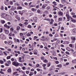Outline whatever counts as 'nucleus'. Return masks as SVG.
Instances as JSON below:
<instances>
[{"instance_id": "e433bc0d", "label": "nucleus", "mask_w": 76, "mask_h": 76, "mask_svg": "<svg viewBox=\"0 0 76 76\" xmlns=\"http://www.w3.org/2000/svg\"><path fill=\"white\" fill-rule=\"evenodd\" d=\"M65 73L64 72H62L60 73V75H63V74H64Z\"/></svg>"}, {"instance_id": "f8f14e48", "label": "nucleus", "mask_w": 76, "mask_h": 76, "mask_svg": "<svg viewBox=\"0 0 76 76\" xmlns=\"http://www.w3.org/2000/svg\"><path fill=\"white\" fill-rule=\"evenodd\" d=\"M8 73H11V72H12V70L11 69L9 68L8 69Z\"/></svg>"}, {"instance_id": "8fccbe9b", "label": "nucleus", "mask_w": 76, "mask_h": 76, "mask_svg": "<svg viewBox=\"0 0 76 76\" xmlns=\"http://www.w3.org/2000/svg\"><path fill=\"white\" fill-rule=\"evenodd\" d=\"M37 70L38 72H40V71H41V69H40L39 68L37 69Z\"/></svg>"}, {"instance_id": "79ce46f5", "label": "nucleus", "mask_w": 76, "mask_h": 76, "mask_svg": "<svg viewBox=\"0 0 76 76\" xmlns=\"http://www.w3.org/2000/svg\"><path fill=\"white\" fill-rule=\"evenodd\" d=\"M45 5H44V4H43L42 5V8H43V9H44V8H45Z\"/></svg>"}, {"instance_id": "864d4df0", "label": "nucleus", "mask_w": 76, "mask_h": 76, "mask_svg": "<svg viewBox=\"0 0 76 76\" xmlns=\"http://www.w3.org/2000/svg\"><path fill=\"white\" fill-rule=\"evenodd\" d=\"M43 67H45L46 66V64H44L42 65Z\"/></svg>"}, {"instance_id": "7c9ffc66", "label": "nucleus", "mask_w": 76, "mask_h": 76, "mask_svg": "<svg viewBox=\"0 0 76 76\" xmlns=\"http://www.w3.org/2000/svg\"><path fill=\"white\" fill-rule=\"evenodd\" d=\"M61 1L62 3H64V2L65 1H65V0H61Z\"/></svg>"}, {"instance_id": "4be33fe9", "label": "nucleus", "mask_w": 76, "mask_h": 76, "mask_svg": "<svg viewBox=\"0 0 76 76\" xmlns=\"http://www.w3.org/2000/svg\"><path fill=\"white\" fill-rule=\"evenodd\" d=\"M31 10H32V11H34V12H35V11H37V10L33 8Z\"/></svg>"}, {"instance_id": "39448f33", "label": "nucleus", "mask_w": 76, "mask_h": 76, "mask_svg": "<svg viewBox=\"0 0 76 76\" xmlns=\"http://www.w3.org/2000/svg\"><path fill=\"white\" fill-rule=\"evenodd\" d=\"M58 15L60 16H62V15H63V12L60 11H59L58 12Z\"/></svg>"}, {"instance_id": "5701e85b", "label": "nucleus", "mask_w": 76, "mask_h": 76, "mask_svg": "<svg viewBox=\"0 0 76 76\" xmlns=\"http://www.w3.org/2000/svg\"><path fill=\"white\" fill-rule=\"evenodd\" d=\"M0 55L1 56L3 55V52L1 50H0Z\"/></svg>"}, {"instance_id": "c9c22d12", "label": "nucleus", "mask_w": 76, "mask_h": 76, "mask_svg": "<svg viewBox=\"0 0 76 76\" xmlns=\"http://www.w3.org/2000/svg\"><path fill=\"white\" fill-rule=\"evenodd\" d=\"M50 9V7L48 6L47 7V10H49Z\"/></svg>"}, {"instance_id": "603ef678", "label": "nucleus", "mask_w": 76, "mask_h": 76, "mask_svg": "<svg viewBox=\"0 0 76 76\" xmlns=\"http://www.w3.org/2000/svg\"><path fill=\"white\" fill-rule=\"evenodd\" d=\"M62 18H59V20L60 21H61V20H62Z\"/></svg>"}, {"instance_id": "338daca9", "label": "nucleus", "mask_w": 76, "mask_h": 76, "mask_svg": "<svg viewBox=\"0 0 76 76\" xmlns=\"http://www.w3.org/2000/svg\"><path fill=\"white\" fill-rule=\"evenodd\" d=\"M26 73L27 74H28V73H29V72L27 71H26Z\"/></svg>"}, {"instance_id": "c03bdc74", "label": "nucleus", "mask_w": 76, "mask_h": 76, "mask_svg": "<svg viewBox=\"0 0 76 76\" xmlns=\"http://www.w3.org/2000/svg\"><path fill=\"white\" fill-rule=\"evenodd\" d=\"M43 61L45 63H47V60L45 59V60H43Z\"/></svg>"}, {"instance_id": "ddd939ff", "label": "nucleus", "mask_w": 76, "mask_h": 76, "mask_svg": "<svg viewBox=\"0 0 76 76\" xmlns=\"http://www.w3.org/2000/svg\"><path fill=\"white\" fill-rule=\"evenodd\" d=\"M6 0V1H7V3H4L6 5H7V4H9V0Z\"/></svg>"}, {"instance_id": "9b49d317", "label": "nucleus", "mask_w": 76, "mask_h": 76, "mask_svg": "<svg viewBox=\"0 0 76 76\" xmlns=\"http://www.w3.org/2000/svg\"><path fill=\"white\" fill-rule=\"evenodd\" d=\"M71 39L73 41H75L76 40V38L75 37H72L71 38Z\"/></svg>"}, {"instance_id": "3c124183", "label": "nucleus", "mask_w": 76, "mask_h": 76, "mask_svg": "<svg viewBox=\"0 0 76 76\" xmlns=\"http://www.w3.org/2000/svg\"><path fill=\"white\" fill-rule=\"evenodd\" d=\"M3 53L5 55V56H7V54L5 52H4Z\"/></svg>"}, {"instance_id": "9d476101", "label": "nucleus", "mask_w": 76, "mask_h": 76, "mask_svg": "<svg viewBox=\"0 0 76 76\" xmlns=\"http://www.w3.org/2000/svg\"><path fill=\"white\" fill-rule=\"evenodd\" d=\"M33 19L34 20H37L38 19V18L37 17H34L33 18Z\"/></svg>"}, {"instance_id": "a18cd8bd", "label": "nucleus", "mask_w": 76, "mask_h": 76, "mask_svg": "<svg viewBox=\"0 0 76 76\" xmlns=\"http://www.w3.org/2000/svg\"><path fill=\"white\" fill-rule=\"evenodd\" d=\"M24 24L26 25H28V22H25L24 23Z\"/></svg>"}, {"instance_id": "72a5a7b5", "label": "nucleus", "mask_w": 76, "mask_h": 76, "mask_svg": "<svg viewBox=\"0 0 76 76\" xmlns=\"http://www.w3.org/2000/svg\"><path fill=\"white\" fill-rule=\"evenodd\" d=\"M39 66V64H37L36 65V67H38Z\"/></svg>"}, {"instance_id": "473e14b6", "label": "nucleus", "mask_w": 76, "mask_h": 76, "mask_svg": "<svg viewBox=\"0 0 76 76\" xmlns=\"http://www.w3.org/2000/svg\"><path fill=\"white\" fill-rule=\"evenodd\" d=\"M1 10H4V7H3V6H1Z\"/></svg>"}, {"instance_id": "cd10ccee", "label": "nucleus", "mask_w": 76, "mask_h": 76, "mask_svg": "<svg viewBox=\"0 0 76 76\" xmlns=\"http://www.w3.org/2000/svg\"><path fill=\"white\" fill-rule=\"evenodd\" d=\"M10 3L11 5H13V1H10Z\"/></svg>"}, {"instance_id": "2f4dec72", "label": "nucleus", "mask_w": 76, "mask_h": 76, "mask_svg": "<svg viewBox=\"0 0 76 76\" xmlns=\"http://www.w3.org/2000/svg\"><path fill=\"white\" fill-rule=\"evenodd\" d=\"M3 63L4 62L3 61L0 60V63H1V64H3Z\"/></svg>"}, {"instance_id": "69168bd1", "label": "nucleus", "mask_w": 76, "mask_h": 76, "mask_svg": "<svg viewBox=\"0 0 76 76\" xmlns=\"http://www.w3.org/2000/svg\"><path fill=\"white\" fill-rule=\"evenodd\" d=\"M49 36H50V37H53V35H52V34H49Z\"/></svg>"}, {"instance_id": "052dcab7", "label": "nucleus", "mask_w": 76, "mask_h": 76, "mask_svg": "<svg viewBox=\"0 0 76 76\" xmlns=\"http://www.w3.org/2000/svg\"><path fill=\"white\" fill-rule=\"evenodd\" d=\"M69 64V63L68 62H67L66 63V66H68Z\"/></svg>"}, {"instance_id": "393cba45", "label": "nucleus", "mask_w": 76, "mask_h": 76, "mask_svg": "<svg viewBox=\"0 0 76 76\" xmlns=\"http://www.w3.org/2000/svg\"><path fill=\"white\" fill-rule=\"evenodd\" d=\"M7 63L9 64H11V62H10V61H7Z\"/></svg>"}, {"instance_id": "ea45409f", "label": "nucleus", "mask_w": 76, "mask_h": 76, "mask_svg": "<svg viewBox=\"0 0 76 76\" xmlns=\"http://www.w3.org/2000/svg\"><path fill=\"white\" fill-rule=\"evenodd\" d=\"M15 5H17V6H19V4L17 2L15 3Z\"/></svg>"}, {"instance_id": "bb28decb", "label": "nucleus", "mask_w": 76, "mask_h": 76, "mask_svg": "<svg viewBox=\"0 0 76 76\" xmlns=\"http://www.w3.org/2000/svg\"><path fill=\"white\" fill-rule=\"evenodd\" d=\"M0 29V32L1 33V32H3V28H1Z\"/></svg>"}, {"instance_id": "7ed1b4c3", "label": "nucleus", "mask_w": 76, "mask_h": 76, "mask_svg": "<svg viewBox=\"0 0 76 76\" xmlns=\"http://www.w3.org/2000/svg\"><path fill=\"white\" fill-rule=\"evenodd\" d=\"M0 37L2 39H6V36H5V35L3 34H1L0 35Z\"/></svg>"}, {"instance_id": "1a4fd4ad", "label": "nucleus", "mask_w": 76, "mask_h": 76, "mask_svg": "<svg viewBox=\"0 0 76 76\" xmlns=\"http://www.w3.org/2000/svg\"><path fill=\"white\" fill-rule=\"evenodd\" d=\"M9 13L10 14V15H12V16H13L14 15H15V13H14V12H10Z\"/></svg>"}, {"instance_id": "f03ea898", "label": "nucleus", "mask_w": 76, "mask_h": 76, "mask_svg": "<svg viewBox=\"0 0 76 76\" xmlns=\"http://www.w3.org/2000/svg\"><path fill=\"white\" fill-rule=\"evenodd\" d=\"M12 64L16 67L18 66L19 65V64L17 62L14 61L12 62Z\"/></svg>"}, {"instance_id": "0eeeda50", "label": "nucleus", "mask_w": 76, "mask_h": 76, "mask_svg": "<svg viewBox=\"0 0 76 76\" xmlns=\"http://www.w3.org/2000/svg\"><path fill=\"white\" fill-rule=\"evenodd\" d=\"M12 43L13 42H12L11 41H9L7 42L8 44V45H12Z\"/></svg>"}, {"instance_id": "a878e982", "label": "nucleus", "mask_w": 76, "mask_h": 76, "mask_svg": "<svg viewBox=\"0 0 76 76\" xmlns=\"http://www.w3.org/2000/svg\"><path fill=\"white\" fill-rule=\"evenodd\" d=\"M59 37V35L58 34H56L55 35V37L56 38V37Z\"/></svg>"}, {"instance_id": "a19ab883", "label": "nucleus", "mask_w": 76, "mask_h": 76, "mask_svg": "<svg viewBox=\"0 0 76 76\" xmlns=\"http://www.w3.org/2000/svg\"><path fill=\"white\" fill-rule=\"evenodd\" d=\"M37 12L38 13H41V11H40V10H37Z\"/></svg>"}, {"instance_id": "09e8293b", "label": "nucleus", "mask_w": 76, "mask_h": 76, "mask_svg": "<svg viewBox=\"0 0 76 76\" xmlns=\"http://www.w3.org/2000/svg\"><path fill=\"white\" fill-rule=\"evenodd\" d=\"M65 53L68 55H69V52L66 51L65 52Z\"/></svg>"}, {"instance_id": "4468645a", "label": "nucleus", "mask_w": 76, "mask_h": 76, "mask_svg": "<svg viewBox=\"0 0 76 76\" xmlns=\"http://www.w3.org/2000/svg\"><path fill=\"white\" fill-rule=\"evenodd\" d=\"M20 38H22V37L23 35V33H20Z\"/></svg>"}, {"instance_id": "6e6d98bb", "label": "nucleus", "mask_w": 76, "mask_h": 76, "mask_svg": "<svg viewBox=\"0 0 76 76\" xmlns=\"http://www.w3.org/2000/svg\"><path fill=\"white\" fill-rule=\"evenodd\" d=\"M67 19H70V16H69L68 17H67Z\"/></svg>"}, {"instance_id": "423d86ee", "label": "nucleus", "mask_w": 76, "mask_h": 76, "mask_svg": "<svg viewBox=\"0 0 76 76\" xmlns=\"http://www.w3.org/2000/svg\"><path fill=\"white\" fill-rule=\"evenodd\" d=\"M71 21L72 22H73V23H76V20H74L73 19H72V18H71Z\"/></svg>"}, {"instance_id": "774afa93", "label": "nucleus", "mask_w": 76, "mask_h": 76, "mask_svg": "<svg viewBox=\"0 0 76 76\" xmlns=\"http://www.w3.org/2000/svg\"><path fill=\"white\" fill-rule=\"evenodd\" d=\"M7 50H8V51H11V49H7Z\"/></svg>"}, {"instance_id": "aec40b11", "label": "nucleus", "mask_w": 76, "mask_h": 76, "mask_svg": "<svg viewBox=\"0 0 76 76\" xmlns=\"http://www.w3.org/2000/svg\"><path fill=\"white\" fill-rule=\"evenodd\" d=\"M20 27L19 26H18L17 27V30H19V29H20Z\"/></svg>"}, {"instance_id": "c85d7f7f", "label": "nucleus", "mask_w": 76, "mask_h": 76, "mask_svg": "<svg viewBox=\"0 0 76 76\" xmlns=\"http://www.w3.org/2000/svg\"><path fill=\"white\" fill-rule=\"evenodd\" d=\"M30 15L31 16H32V15H34V13L31 12V13H30Z\"/></svg>"}, {"instance_id": "f257e3e1", "label": "nucleus", "mask_w": 76, "mask_h": 76, "mask_svg": "<svg viewBox=\"0 0 76 76\" xmlns=\"http://www.w3.org/2000/svg\"><path fill=\"white\" fill-rule=\"evenodd\" d=\"M1 16L2 18H4V19H6V18L8 19L9 17V15H8L4 13H2Z\"/></svg>"}, {"instance_id": "5fc2aeb1", "label": "nucleus", "mask_w": 76, "mask_h": 76, "mask_svg": "<svg viewBox=\"0 0 76 76\" xmlns=\"http://www.w3.org/2000/svg\"><path fill=\"white\" fill-rule=\"evenodd\" d=\"M14 42H16V38H14Z\"/></svg>"}, {"instance_id": "412c9836", "label": "nucleus", "mask_w": 76, "mask_h": 76, "mask_svg": "<svg viewBox=\"0 0 76 76\" xmlns=\"http://www.w3.org/2000/svg\"><path fill=\"white\" fill-rule=\"evenodd\" d=\"M30 73L29 74V76H32L33 75V72H30Z\"/></svg>"}, {"instance_id": "4d7b16f0", "label": "nucleus", "mask_w": 76, "mask_h": 76, "mask_svg": "<svg viewBox=\"0 0 76 76\" xmlns=\"http://www.w3.org/2000/svg\"><path fill=\"white\" fill-rule=\"evenodd\" d=\"M16 73H18V72H14L13 73V74L14 75H15V74H16Z\"/></svg>"}, {"instance_id": "a211bd4d", "label": "nucleus", "mask_w": 76, "mask_h": 76, "mask_svg": "<svg viewBox=\"0 0 76 76\" xmlns=\"http://www.w3.org/2000/svg\"><path fill=\"white\" fill-rule=\"evenodd\" d=\"M72 31L74 33H76V28H74L73 29Z\"/></svg>"}, {"instance_id": "c756f323", "label": "nucleus", "mask_w": 76, "mask_h": 76, "mask_svg": "<svg viewBox=\"0 0 76 76\" xmlns=\"http://www.w3.org/2000/svg\"><path fill=\"white\" fill-rule=\"evenodd\" d=\"M38 38L37 36H34V38L33 39L34 40H35V39H37Z\"/></svg>"}, {"instance_id": "bf43d9fd", "label": "nucleus", "mask_w": 76, "mask_h": 76, "mask_svg": "<svg viewBox=\"0 0 76 76\" xmlns=\"http://www.w3.org/2000/svg\"><path fill=\"white\" fill-rule=\"evenodd\" d=\"M5 10H7V7H5Z\"/></svg>"}, {"instance_id": "dca6fc26", "label": "nucleus", "mask_w": 76, "mask_h": 76, "mask_svg": "<svg viewBox=\"0 0 76 76\" xmlns=\"http://www.w3.org/2000/svg\"><path fill=\"white\" fill-rule=\"evenodd\" d=\"M1 24H4V23H5V21L3 20H1Z\"/></svg>"}, {"instance_id": "58836bf2", "label": "nucleus", "mask_w": 76, "mask_h": 76, "mask_svg": "<svg viewBox=\"0 0 76 76\" xmlns=\"http://www.w3.org/2000/svg\"><path fill=\"white\" fill-rule=\"evenodd\" d=\"M41 59L42 60H44V57H41Z\"/></svg>"}, {"instance_id": "e2e57ef3", "label": "nucleus", "mask_w": 76, "mask_h": 76, "mask_svg": "<svg viewBox=\"0 0 76 76\" xmlns=\"http://www.w3.org/2000/svg\"><path fill=\"white\" fill-rule=\"evenodd\" d=\"M5 66H9V64H8L7 63H6Z\"/></svg>"}, {"instance_id": "de8ad7c7", "label": "nucleus", "mask_w": 76, "mask_h": 76, "mask_svg": "<svg viewBox=\"0 0 76 76\" xmlns=\"http://www.w3.org/2000/svg\"><path fill=\"white\" fill-rule=\"evenodd\" d=\"M71 15H75V13L74 12H71Z\"/></svg>"}, {"instance_id": "13d9d810", "label": "nucleus", "mask_w": 76, "mask_h": 76, "mask_svg": "<svg viewBox=\"0 0 76 76\" xmlns=\"http://www.w3.org/2000/svg\"><path fill=\"white\" fill-rule=\"evenodd\" d=\"M24 53H26V54H27L28 53H29V52H28V51H26L24 52Z\"/></svg>"}, {"instance_id": "37998d69", "label": "nucleus", "mask_w": 76, "mask_h": 76, "mask_svg": "<svg viewBox=\"0 0 76 76\" xmlns=\"http://www.w3.org/2000/svg\"><path fill=\"white\" fill-rule=\"evenodd\" d=\"M51 65V63L50 62L49 63L48 67H50V66Z\"/></svg>"}, {"instance_id": "f3484780", "label": "nucleus", "mask_w": 76, "mask_h": 76, "mask_svg": "<svg viewBox=\"0 0 76 76\" xmlns=\"http://www.w3.org/2000/svg\"><path fill=\"white\" fill-rule=\"evenodd\" d=\"M66 50L68 51H71V50H70V48L69 47H68L66 48Z\"/></svg>"}, {"instance_id": "f704fd0d", "label": "nucleus", "mask_w": 76, "mask_h": 76, "mask_svg": "<svg viewBox=\"0 0 76 76\" xmlns=\"http://www.w3.org/2000/svg\"><path fill=\"white\" fill-rule=\"evenodd\" d=\"M10 30L12 31H13L14 30V29L13 28V27H11L10 28Z\"/></svg>"}, {"instance_id": "0e129e2a", "label": "nucleus", "mask_w": 76, "mask_h": 76, "mask_svg": "<svg viewBox=\"0 0 76 76\" xmlns=\"http://www.w3.org/2000/svg\"><path fill=\"white\" fill-rule=\"evenodd\" d=\"M74 56H76V52H74Z\"/></svg>"}, {"instance_id": "b1692460", "label": "nucleus", "mask_w": 76, "mask_h": 76, "mask_svg": "<svg viewBox=\"0 0 76 76\" xmlns=\"http://www.w3.org/2000/svg\"><path fill=\"white\" fill-rule=\"evenodd\" d=\"M28 28H32V26L30 25H29L28 26Z\"/></svg>"}, {"instance_id": "6e6552de", "label": "nucleus", "mask_w": 76, "mask_h": 76, "mask_svg": "<svg viewBox=\"0 0 76 76\" xmlns=\"http://www.w3.org/2000/svg\"><path fill=\"white\" fill-rule=\"evenodd\" d=\"M15 18L17 19H18V20H20V17H18V15H16Z\"/></svg>"}, {"instance_id": "2eb2a0df", "label": "nucleus", "mask_w": 76, "mask_h": 76, "mask_svg": "<svg viewBox=\"0 0 76 76\" xmlns=\"http://www.w3.org/2000/svg\"><path fill=\"white\" fill-rule=\"evenodd\" d=\"M17 9H18V10H21V9H22V7H17Z\"/></svg>"}, {"instance_id": "4c0bfd02", "label": "nucleus", "mask_w": 76, "mask_h": 76, "mask_svg": "<svg viewBox=\"0 0 76 76\" xmlns=\"http://www.w3.org/2000/svg\"><path fill=\"white\" fill-rule=\"evenodd\" d=\"M10 57H11L10 56H7V59H10Z\"/></svg>"}, {"instance_id": "49530a36", "label": "nucleus", "mask_w": 76, "mask_h": 76, "mask_svg": "<svg viewBox=\"0 0 76 76\" xmlns=\"http://www.w3.org/2000/svg\"><path fill=\"white\" fill-rule=\"evenodd\" d=\"M27 37H29V36H31V34H30L29 33H28L27 34Z\"/></svg>"}, {"instance_id": "6ab92c4d", "label": "nucleus", "mask_w": 76, "mask_h": 76, "mask_svg": "<svg viewBox=\"0 0 76 76\" xmlns=\"http://www.w3.org/2000/svg\"><path fill=\"white\" fill-rule=\"evenodd\" d=\"M57 66V67H58L60 68H61L62 67V66L61 64L58 65Z\"/></svg>"}, {"instance_id": "680f3d73", "label": "nucleus", "mask_w": 76, "mask_h": 76, "mask_svg": "<svg viewBox=\"0 0 76 76\" xmlns=\"http://www.w3.org/2000/svg\"><path fill=\"white\" fill-rule=\"evenodd\" d=\"M69 46L70 47H73V45H72V44H70L69 45Z\"/></svg>"}, {"instance_id": "20e7f679", "label": "nucleus", "mask_w": 76, "mask_h": 76, "mask_svg": "<svg viewBox=\"0 0 76 76\" xmlns=\"http://www.w3.org/2000/svg\"><path fill=\"white\" fill-rule=\"evenodd\" d=\"M5 33L6 34H9V31L8 30H4Z\"/></svg>"}]
</instances>
